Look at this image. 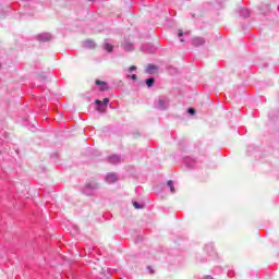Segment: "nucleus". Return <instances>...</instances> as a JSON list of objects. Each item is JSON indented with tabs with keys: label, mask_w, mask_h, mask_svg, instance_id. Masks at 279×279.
I'll return each mask as SVG.
<instances>
[{
	"label": "nucleus",
	"mask_w": 279,
	"mask_h": 279,
	"mask_svg": "<svg viewBox=\"0 0 279 279\" xmlns=\"http://www.w3.org/2000/svg\"><path fill=\"white\" fill-rule=\"evenodd\" d=\"M106 180L109 182V184H113V182H117V174L109 173L107 174Z\"/></svg>",
	"instance_id": "1"
},
{
	"label": "nucleus",
	"mask_w": 279,
	"mask_h": 279,
	"mask_svg": "<svg viewBox=\"0 0 279 279\" xmlns=\"http://www.w3.org/2000/svg\"><path fill=\"white\" fill-rule=\"evenodd\" d=\"M96 85L100 86V90H108V84L106 82L96 80Z\"/></svg>",
	"instance_id": "2"
},
{
	"label": "nucleus",
	"mask_w": 279,
	"mask_h": 279,
	"mask_svg": "<svg viewBox=\"0 0 279 279\" xmlns=\"http://www.w3.org/2000/svg\"><path fill=\"white\" fill-rule=\"evenodd\" d=\"M154 84H156V78L150 77V78L146 80V85L148 86V88H151V86H154Z\"/></svg>",
	"instance_id": "3"
},
{
	"label": "nucleus",
	"mask_w": 279,
	"mask_h": 279,
	"mask_svg": "<svg viewBox=\"0 0 279 279\" xmlns=\"http://www.w3.org/2000/svg\"><path fill=\"white\" fill-rule=\"evenodd\" d=\"M168 186H169V189H170V192L171 193H175V186H173V181L172 180H170V181H168Z\"/></svg>",
	"instance_id": "4"
},
{
	"label": "nucleus",
	"mask_w": 279,
	"mask_h": 279,
	"mask_svg": "<svg viewBox=\"0 0 279 279\" xmlns=\"http://www.w3.org/2000/svg\"><path fill=\"white\" fill-rule=\"evenodd\" d=\"M151 71H156V65L154 64H148L146 69V73H151Z\"/></svg>",
	"instance_id": "5"
},
{
	"label": "nucleus",
	"mask_w": 279,
	"mask_h": 279,
	"mask_svg": "<svg viewBox=\"0 0 279 279\" xmlns=\"http://www.w3.org/2000/svg\"><path fill=\"white\" fill-rule=\"evenodd\" d=\"M104 49L110 53L112 51L113 47L110 44H105Z\"/></svg>",
	"instance_id": "6"
},
{
	"label": "nucleus",
	"mask_w": 279,
	"mask_h": 279,
	"mask_svg": "<svg viewBox=\"0 0 279 279\" xmlns=\"http://www.w3.org/2000/svg\"><path fill=\"white\" fill-rule=\"evenodd\" d=\"M204 39H202V38H196V39H194V44L195 45H204Z\"/></svg>",
	"instance_id": "7"
},
{
	"label": "nucleus",
	"mask_w": 279,
	"mask_h": 279,
	"mask_svg": "<svg viewBox=\"0 0 279 279\" xmlns=\"http://www.w3.org/2000/svg\"><path fill=\"white\" fill-rule=\"evenodd\" d=\"M133 206H134V208H136V209H141V208L144 207L143 205H140L138 202H133Z\"/></svg>",
	"instance_id": "8"
},
{
	"label": "nucleus",
	"mask_w": 279,
	"mask_h": 279,
	"mask_svg": "<svg viewBox=\"0 0 279 279\" xmlns=\"http://www.w3.org/2000/svg\"><path fill=\"white\" fill-rule=\"evenodd\" d=\"M165 100L163 99H160L159 101H158V107L159 108H165Z\"/></svg>",
	"instance_id": "9"
},
{
	"label": "nucleus",
	"mask_w": 279,
	"mask_h": 279,
	"mask_svg": "<svg viewBox=\"0 0 279 279\" xmlns=\"http://www.w3.org/2000/svg\"><path fill=\"white\" fill-rule=\"evenodd\" d=\"M102 104H104V106L106 108V106H108V104H110V99L104 98Z\"/></svg>",
	"instance_id": "10"
},
{
	"label": "nucleus",
	"mask_w": 279,
	"mask_h": 279,
	"mask_svg": "<svg viewBox=\"0 0 279 279\" xmlns=\"http://www.w3.org/2000/svg\"><path fill=\"white\" fill-rule=\"evenodd\" d=\"M187 112H189L190 114H195V109H194V108H189Z\"/></svg>",
	"instance_id": "11"
},
{
	"label": "nucleus",
	"mask_w": 279,
	"mask_h": 279,
	"mask_svg": "<svg viewBox=\"0 0 279 279\" xmlns=\"http://www.w3.org/2000/svg\"><path fill=\"white\" fill-rule=\"evenodd\" d=\"M129 71H130V73H132V71H136V65L130 66V68H129Z\"/></svg>",
	"instance_id": "12"
},
{
	"label": "nucleus",
	"mask_w": 279,
	"mask_h": 279,
	"mask_svg": "<svg viewBox=\"0 0 279 279\" xmlns=\"http://www.w3.org/2000/svg\"><path fill=\"white\" fill-rule=\"evenodd\" d=\"M98 111H99V112H105V111H106V108L100 106V107H98Z\"/></svg>",
	"instance_id": "13"
},
{
	"label": "nucleus",
	"mask_w": 279,
	"mask_h": 279,
	"mask_svg": "<svg viewBox=\"0 0 279 279\" xmlns=\"http://www.w3.org/2000/svg\"><path fill=\"white\" fill-rule=\"evenodd\" d=\"M131 80H138V76L136 74L131 75Z\"/></svg>",
	"instance_id": "14"
},
{
	"label": "nucleus",
	"mask_w": 279,
	"mask_h": 279,
	"mask_svg": "<svg viewBox=\"0 0 279 279\" xmlns=\"http://www.w3.org/2000/svg\"><path fill=\"white\" fill-rule=\"evenodd\" d=\"M178 36L181 38V36H184V33H182V31H179Z\"/></svg>",
	"instance_id": "15"
},
{
	"label": "nucleus",
	"mask_w": 279,
	"mask_h": 279,
	"mask_svg": "<svg viewBox=\"0 0 279 279\" xmlns=\"http://www.w3.org/2000/svg\"><path fill=\"white\" fill-rule=\"evenodd\" d=\"M96 104H97L98 106H101V100L96 99Z\"/></svg>",
	"instance_id": "16"
}]
</instances>
